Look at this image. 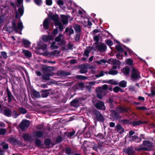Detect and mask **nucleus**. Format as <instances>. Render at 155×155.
<instances>
[{"label":"nucleus","instance_id":"obj_1","mask_svg":"<svg viewBox=\"0 0 155 155\" xmlns=\"http://www.w3.org/2000/svg\"><path fill=\"white\" fill-rule=\"evenodd\" d=\"M12 28L13 30L16 32L21 34V31L23 28V26L21 21H19L18 23L17 26H16V23L15 21H13L12 22Z\"/></svg>","mask_w":155,"mask_h":155},{"label":"nucleus","instance_id":"obj_2","mask_svg":"<svg viewBox=\"0 0 155 155\" xmlns=\"http://www.w3.org/2000/svg\"><path fill=\"white\" fill-rule=\"evenodd\" d=\"M108 88L107 85L106 84L104 85L103 87H99L96 89L97 92V96L99 99L102 97L105 94V91Z\"/></svg>","mask_w":155,"mask_h":155},{"label":"nucleus","instance_id":"obj_3","mask_svg":"<svg viewBox=\"0 0 155 155\" xmlns=\"http://www.w3.org/2000/svg\"><path fill=\"white\" fill-rule=\"evenodd\" d=\"M49 17L54 21V24L56 26H58L61 31L63 28L62 24L59 21L58 16L57 15H52L49 16Z\"/></svg>","mask_w":155,"mask_h":155},{"label":"nucleus","instance_id":"obj_4","mask_svg":"<svg viewBox=\"0 0 155 155\" xmlns=\"http://www.w3.org/2000/svg\"><path fill=\"white\" fill-rule=\"evenodd\" d=\"M140 77L139 71L135 69H133L132 71L131 79L134 81L139 79Z\"/></svg>","mask_w":155,"mask_h":155},{"label":"nucleus","instance_id":"obj_5","mask_svg":"<svg viewBox=\"0 0 155 155\" xmlns=\"http://www.w3.org/2000/svg\"><path fill=\"white\" fill-rule=\"evenodd\" d=\"M29 125V122L26 120H23L21 122L18 127V129H20L22 130H24L27 128Z\"/></svg>","mask_w":155,"mask_h":155},{"label":"nucleus","instance_id":"obj_6","mask_svg":"<svg viewBox=\"0 0 155 155\" xmlns=\"http://www.w3.org/2000/svg\"><path fill=\"white\" fill-rule=\"evenodd\" d=\"M95 107L99 110H104L105 109V107L104 103L99 101H97V103H95L94 101H93Z\"/></svg>","mask_w":155,"mask_h":155},{"label":"nucleus","instance_id":"obj_7","mask_svg":"<svg viewBox=\"0 0 155 155\" xmlns=\"http://www.w3.org/2000/svg\"><path fill=\"white\" fill-rule=\"evenodd\" d=\"M42 39L43 41L46 42L53 40L54 37L51 36L44 35L42 37Z\"/></svg>","mask_w":155,"mask_h":155},{"label":"nucleus","instance_id":"obj_8","mask_svg":"<svg viewBox=\"0 0 155 155\" xmlns=\"http://www.w3.org/2000/svg\"><path fill=\"white\" fill-rule=\"evenodd\" d=\"M95 114L98 120L102 121L104 120V117L98 111L95 112Z\"/></svg>","mask_w":155,"mask_h":155},{"label":"nucleus","instance_id":"obj_9","mask_svg":"<svg viewBox=\"0 0 155 155\" xmlns=\"http://www.w3.org/2000/svg\"><path fill=\"white\" fill-rule=\"evenodd\" d=\"M127 140H128L130 141H134L136 142H139L141 140V138H139L136 136H132V139L130 138H129Z\"/></svg>","mask_w":155,"mask_h":155},{"label":"nucleus","instance_id":"obj_10","mask_svg":"<svg viewBox=\"0 0 155 155\" xmlns=\"http://www.w3.org/2000/svg\"><path fill=\"white\" fill-rule=\"evenodd\" d=\"M98 50L100 51H104L106 49V47L105 44L102 43L97 46Z\"/></svg>","mask_w":155,"mask_h":155},{"label":"nucleus","instance_id":"obj_11","mask_svg":"<svg viewBox=\"0 0 155 155\" xmlns=\"http://www.w3.org/2000/svg\"><path fill=\"white\" fill-rule=\"evenodd\" d=\"M50 20L48 18L45 19L43 23V26L44 28L47 30L49 28V24Z\"/></svg>","mask_w":155,"mask_h":155},{"label":"nucleus","instance_id":"obj_12","mask_svg":"<svg viewBox=\"0 0 155 155\" xmlns=\"http://www.w3.org/2000/svg\"><path fill=\"white\" fill-rule=\"evenodd\" d=\"M23 10L22 8H18V11L16 13V18H19L22 16L23 15Z\"/></svg>","mask_w":155,"mask_h":155},{"label":"nucleus","instance_id":"obj_13","mask_svg":"<svg viewBox=\"0 0 155 155\" xmlns=\"http://www.w3.org/2000/svg\"><path fill=\"white\" fill-rule=\"evenodd\" d=\"M117 69L116 66H114L113 68L110 69L109 72V74L112 75H115L117 74V71L116 70Z\"/></svg>","mask_w":155,"mask_h":155},{"label":"nucleus","instance_id":"obj_14","mask_svg":"<svg viewBox=\"0 0 155 155\" xmlns=\"http://www.w3.org/2000/svg\"><path fill=\"white\" fill-rule=\"evenodd\" d=\"M71 104L72 106L76 107L79 106L80 103L78 100L75 99L71 102Z\"/></svg>","mask_w":155,"mask_h":155},{"label":"nucleus","instance_id":"obj_15","mask_svg":"<svg viewBox=\"0 0 155 155\" xmlns=\"http://www.w3.org/2000/svg\"><path fill=\"white\" fill-rule=\"evenodd\" d=\"M87 68L86 64H82L81 65V68L80 70V72L81 73H84L87 72Z\"/></svg>","mask_w":155,"mask_h":155},{"label":"nucleus","instance_id":"obj_16","mask_svg":"<svg viewBox=\"0 0 155 155\" xmlns=\"http://www.w3.org/2000/svg\"><path fill=\"white\" fill-rule=\"evenodd\" d=\"M62 19V21L64 24H66L68 23V19L67 17L64 15L61 16Z\"/></svg>","mask_w":155,"mask_h":155},{"label":"nucleus","instance_id":"obj_17","mask_svg":"<svg viewBox=\"0 0 155 155\" xmlns=\"http://www.w3.org/2000/svg\"><path fill=\"white\" fill-rule=\"evenodd\" d=\"M33 134L35 136L38 137H42L43 134V133L40 131H35L33 133Z\"/></svg>","mask_w":155,"mask_h":155},{"label":"nucleus","instance_id":"obj_18","mask_svg":"<svg viewBox=\"0 0 155 155\" xmlns=\"http://www.w3.org/2000/svg\"><path fill=\"white\" fill-rule=\"evenodd\" d=\"M130 69L128 67H125L121 70L122 72L125 75L128 74L129 73Z\"/></svg>","mask_w":155,"mask_h":155},{"label":"nucleus","instance_id":"obj_19","mask_svg":"<svg viewBox=\"0 0 155 155\" xmlns=\"http://www.w3.org/2000/svg\"><path fill=\"white\" fill-rule=\"evenodd\" d=\"M116 129L120 133H122L124 132V128L120 125H118L116 126Z\"/></svg>","mask_w":155,"mask_h":155},{"label":"nucleus","instance_id":"obj_20","mask_svg":"<svg viewBox=\"0 0 155 155\" xmlns=\"http://www.w3.org/2000/svg\"><path fill=\"white\" fill-rule=\"evenodd\" d=\"M38 46L40 49L42 50L43 51L45 50L47 48V45L46 44L41 43L38 44Z\"/></svg>","mask_w":155,"mask_h":155},{"label":"nucleus","instance_id":"obj_21","mask_svg":"<svg viewBox=\"0 0 155 155\" xmlns=\"http://www.w3.org/2000/svg\"><path fill=\"white\" fill-rule=\"evenodd\" d=\"M65 32L67 33V34L69 35L73 34L74 32L73 29L69 28H67L65 30Z\"/></svg>","mask_w":155,"mask_h":155},{"label":"nucleus","instance_id":"obj_22","mask_svg":"<svg viewBox=\"0 0 155 155\" xmlns=\"http://www.w3.org/2000/svg\"><path fill=\"white\" fill-rule=\"evenodd\" d=\"M32 95L35 98H38L41 97L40 94L39 92L34 90L32 92Z\"/></svg>","mask_w":155,"mask_h":155},{"label":"nucleus","instance_id":"obj_23","mask_svg":"<svg viewBox=\"0 0 155 155\" xmlns=\"http://www.w3.org/2000/svg\"><path fill=\"white\" fill-rule=\"evenodd\" d=\"M12 111L9 109H6L5 110L4 114L8 117H10L11 116Z\"/></svg>","mask_w":155,"mask_h":155},{"label":"nucleus","instance_id":"obj_24","mask_svg":"<svg viewBox=\"0 0 155 155\" xmlns=\"http://www.w3.org/2000/svg\"><path fill=\"white\" fill-rule=\"evenodd\" d=\"M22 52L27 57H31V53L30 51L28 50H23Z\"/></svg>","mask_w":155,"mask_h":155},{"label":"nucleus","instance_id":"obj_25","mask_svg":"<svg viewBox=\"0 0 155 155\" xmlns=\"http://www.w3.org/2000/svg\"><path fill=\"white\" fill-rule=\"evenodd\" d=\"M49 94L48 91L47 90H43L41 91V95L42 97H47Z\"/></svg>","mask_w":155,"mask_h":155},{"label":"nucleus","instance_id":"obj_26","mask_svg":"<svg viewBox=\"0 0 155 155\" xmlns=\"http://www.w3.org/2000/svg\"><path fill=\"white\" fill-rule=\"evenodd\" d=\"M45 144L49 147H51L52 146L51 144V141L50 139H47L45 141Z\"/></svg>","mask_w":155,"mask_h":155},{"label":"nucleus","instance_id":"obj_27","mask_svg":"<svg viewBox=\"0 0 155 155\" xmlns=\"http://www.w3.org/2000/svg\"><path fill=\"white\" fill-rule=\"evenodd\" d=\"M52 75V74H51L50 73H48L47 74L43 75L42 76V78L43 79L46 80H48L50 78L49 76Z\"/></svg>","mask_w":155,"mask_h":155},{"label":"nucleus","instance_id":"obj_28","mask_svg":"<svg viewBox=\"0 0 155 155\" xmlns=\"http://www.w3.org/2000/svg\"><path fill=\"white\" fill-rule=\"evenodd\" d=\"M74 29L76 32L79 33L80 32L81 30V28L80 25H75L74 26Z\"/></svg>","mask_w":155,"mask_h":155},{"label":"nucleus","instance_id":"obj_29","mask_svg":"<svg viewBox=\"0 0 155 155\" xmlns=\"http://www.w3.org/2000/svg\"><path fill=\"white\" fill-rule=\"evenodd\" d=\"M129 135L128 136H127L126 137V139H127L129 138H132V136H133V135L135 134V132L133 130H130L129 132Z\"/></svg>","mask_w":155,"mask_h":155},{"label":"nucleus","instance_id":"obj_30","mask_svg":"<svg viewBox=\"0 0 155 155\" xmlns=\"http://www.w3.org/2000/svg\"><path fill=\"white\" fill-rule=\"evenodd\" d=\"M127 152L128 155H133L134 153V151L132 148H128Z\"/></svg>","mask_w":155,"mask_h":155},{"label":"nucleus","instance_id":"obj_31","mask_svg":"<svg viewBox=\"0 0 155 155\" xmlns=\"http://www.w3.org/2000/svg\"><path fill=\"white\" fill-rule=\"evenodd\" d=\"M44 55L47 56L48 57H50L52 55L51 52H49L48 51H46V52H44L42 54Z\"/></svg>","mask_w":155,"mask_h":155},{"label":"nucleus","instance_id":"obj_32","mask_svg":"<svg viewBox=\"0 0 155 155\" xmlns=\"http://www.w3.org/2000/svg\"><path fill=\"white\" fill-rule=\"evenodd\" d=\"M127 82L124 81H123L119 83V85L122 87H125L126 86Z\"/></svg>","mask_w":155,"mask_h":155},{"label":"nucleus","instance_id":"obj_33","mask_svg":"<svg viewBox=\"0 0 155 155\" xmlns=\"http://www.w3.org/2000/svg\"><path fill=\"white\" fill-rule=\"evenodd\" d=\"M65 152L68 155L72 154L73 153V152L69 148H68L65 149Z\"/></svg>","mask_w":155,"mask_h":155},{"label":"nucleus","instance_id":"obj_34","mask_svg":"<svg viewBox=\"0 0 155 155\" xmlns=\"http://www.w3.org/2000/svg\"><path fill=\"white\" fill-rule=\"evenodd\" d=\"M23 42L25 47H28L31 44L28 41L25 39L23 40Z\"/></svg>","mask_w":155,"mask_h":155},{"label":"nucleus","instance_id":"obj_35","mask_svg":"<svg viewBox=\"0 0 155 155\" xmlns=\"http://www.w3.org/2000/svg\"><path fill=\"white\" fill-rule=\"evenodd\" d=\"M95 84V81L90 82L88 83H87V88H90L91 86L94 85Z\"/></svg>","mask_w":155,"mask_h":155},{"label":"nucleus","instance_id":"obj_36","mask_svg":"<svg viewBox=\"0 0 155 155\" xmlns=\"http://www.w3.org/2000/svg\"><path fill=\"white\" fill-rule=\"evenodd\" d=\"M58 48V46L56 44L55 42H54L52 43L50 48L52 49H56Z\"/></svg>","mask_w":155,"mask_h":155},{"label":"nucleus","instance_id":"obj_37","mask_svg":"<svg viewBox=\"0 0 155 155\" xmlns=\"http://www.w3.org/2000/svg\"><path fill=\"white\" fill-rule=\"evenodd\" d=\"M52 56H58L59 54V52L57 50H54L52 52Z\"/></svg>","mask_w":155,"mask_h":155},{"label":"nucleus","instance_id":"obj_38","mask_svg":"<svg viewBox=\"0 0 155 155\" xmlns=\"http://www.w3.org/2000/svg\"><path fill=\"white\" fill-rule=\"evenodd\" d=\"M8 102H11L13 98V97L11 94V93L8 91Z\"/></svg>","mask_w":155,"mask_h":155},{"label":"nucleus","instance_id":"obj_39","mask_svg":"<svg viewBox=\"0 0 155 155\" xmlns=\"http://www.w3.org/2000/svg\"><path fill=\"white\" fill-rule=\"evenodd\" d=\"M107 83L109 84L114 85H117L118 83L117 82L114 80H110L108 81Z\"/></svg>","mask_w":155,"mask_h":155},{"label":"nucleus","instance_id":"obj_40","mask_svg":"<svg viewBox=\"0 0 155 155\" xmlns=\"http://www.w3.org/2000/svg\"><path fill=\"white\" fill-rule=\"evenodd\" d=\"M95 62L98 64H102V63H106V61L104 59H102L99 61H96Z\"/></svg>","mask_w":155,"mask_h":155},{"label":"nucleus","instance_id":"obj_41","mask_svg":"<svg viewBox=\"0 0 155 155\" xmlns=\"http://www.w3.org/2000/svg\"><path fill=\"white\" fill-rule=\"evenodd\" d=\"M125 61L127 64L129 65H131L133 64V61L132 59H128L126 60Z\"/></svg>","mask_w":155,"mask_h":155},{"label":"nucleus","instance_id":"obj_42","mask_svg":"<svg viewBox=\"0 0 155 155\" xmlns=\"http://www.w3.org/2000/svg\"><path fill=\"white\" fill-rule=\"evenodd\" d=\"M117 50L120 52H122L124 51L123 49L119 45H117L116 46Z\"/></svg>","mask_w":155,"mask_h":155},{"label":"nucleus","instance_id":"obj_43","mask_svg":"<svg viewBox=\"0 0 155 155\" xmlns=\"http://www.w3.org/2000/svg\"><path fill=\"white\" fill-rule=\"evenodd\" d=\"M62 36V35L60 34L58 36H57L55 38V40L56 42H59L61 41V38Z\"/></svg>","mask_w":155,"mask_h":155},{"label":"nucleus","instance_id":"obj_44","mask_svg":"<svg viewBox=\"0 0 155 155\" xmlns=\"http://www.w3.org/2000/svg\"><path fill=\"white\" fill-rule=\"evenodd\" d=\"M143 144L146 146L151 147V143L147 141H144Z\"/></svg>","mask_w":155,"mask_h":155},{"label":"nucleus","instance_id":"obj_45","mask_svg":"<svg viewBox=\"0 0 155 155\" xmlns=\"http://www.w3.org/2000/svg\"><path fill=\"white\" fill-rule=\"evenodd\" d=\"M19 110L20 113L23 114H24L27 113L26 110L25 109L22 108H20L19 109Z\"/></svg>","mask_w":155,"mask_h":155},{"label":"nucleus","instance_id":"obj_46","mask_svg":"<svg viewBox=\"0 0 155 155\" xmlns=\"http://www.w3.org/2000/svg\"><path fill=\"white\" fill-rule=\"evenodd\" d=\"M145 123V122H141L139 120L138 121H136L135 122H134L133 123V125L135 126L136 125H138L141 124L142 123Z\"/></svg>","mask_w":155,"mask_h":155},{"label":"nucleus","instance_id":"obj_47","mask_svg":"<svg viewBox=\"0 0 155 155\" xmlns=\"http://www.w3.org/2000/svg\"><path fill=\"white\" fill-rule=\"evenodd\" d=\"M75 133L74 131H73L68 133L67 134V135L68 137H71Z\"/></svg>","mask_w":155,"mask_h":155},{"label":"nucleus","instance_id":"obj_48","mask_svg":"<svg viewBox=\"0 0 155 155\" xmlns=\"http://www.w3.org/2000/svg\"><path fill=\"white\" fill-rule=\"evenodd\" d=\"M2 144L4 149H7L8 148V144L5 143L4 142H2Z\"/></svg>","mask_w":155,"mask_h":155},{"label":"nucleus","instance_id":"obj_49","mask_svg":"<svg viewBox=\"0 0 155 155\" xmlns=\"http://www.w3.org/2000/svg\"><path fill=\"white\" fill-rule=\"evenodd\" d=\"M77 78L81 80H85L87 79V77L81 75L77 76Z\"/></svg>","mask_w":155,"mask_h":155},{"label":"nucleus","instance_id":"obj_50","mask_svg":"<svg viewBox=\"0 0 155 155\" xmlns=\"http://www.w3.org/2000/svg\"><path fill=\"white\" fill-rule=\"evenodd\" d=\"M115 93H117L120 91V88L117 86L114 87L113 89Z\"/></svg>","mask_w":155,"mask_h":155},{"label":"nucleus","instance_id":"obj_51","mask_svg":"<svg viewBox=\"0 0 155 155\" xmlns=\"http://www.w3.org/2000/svg\"><path fill=\"white\" fill-rule=\"evenodd\" d=\"M46 4L48 5H51L52 4V0H46Z\"/></svg>","mask_w":155,"mask_h":155},{"label":"nucleus","instance_id":"obj_52","mask_svg":"<svg viewBox=\"0 0 155 155\" xmlns=\"http://www.w3.org/2000/svg\"><path fill=\"white\" fill-rule=\"evenodd\" d=\"M35 3L38 5H40L42 2L41 0H34Z\"/></svg>","mask_w":155,"mask_h":155},{"label":"nucleus","instance_id":"obj_53","mask_svg":"<svg viewBox=\"0 0 155 155\" xmlns=\"http://www.w3.org/2000/svg\"><path fill=\"white\" fill-rule=\"evenodd\" d=\"M35 143L38 146H40L41 145V141L38 139H36L35 140Z\"/></svg>","mask_w":155,"mask_h":155},{"label":"nucleus","instance_id":"obj_54","mask_svg":"<svg viewBox=\"0 0 155 155\" xmlns=\"http://www.w3.org/2000/svg\"><path fill=\"white\" fill-rule=\"evenodd\" d=\"M23 138L24 140H28L29 138V136L28 134H25L23 136Z\"/></svg>","mask_w":155,"mask_h":155},{"label":"nucleus","instance_id":"obj_55","mask_svg":"<svg viewBox=\"0 0 155 155\" xmlns=\"http://www.w3.org/2000/svg\"><path fill=\"white\" fill-rule=\"evenodd\" d=\"M70 73L68 72H66L64 71H62L61 72V75L63 76H67L69 75Z\"/></svg>","mask_w":155,"mask_h":155},{"label":"nucleus","instance_id":"obj_56","mask_svg":"<svg viewBox=\"0 0 155 155\" xmlns=\"http://www.w3.org/2000/svg\"><path fill=\"white\" fill-rule=\"evenodd\" d=\"M6 131V130L4 129H0V134L2 135L4 134Z\"/></svg>","mask_w":155,"mask_h":155},{"label":"nucleus","instance_id":"obj_57","mask_svg":"<svg viewBox=\"0 0 155 155\" xmlns=\"http://www.w3.org/2000/svg\"><path fill=\"white\" fill-rule=\"evenodd\" d=\"M85 64L87 69L89 68L90 69H92L93 68H94L93 66H90L89 64Z\"/></svg>","mask_w":155,"mask_h":155},{"label":"nucleus","instance_id":"obj_58","mask_svg":"<svg viewBox=\"0 0 155 155\" xmlns=\"http://www.w3.org/2000/svg\"><path fill=\"white\" fill-rule=\"evenodd\" d=\"M90 53V51L87 50H85L84 51V54L87 57L89 56V54Z\"/></svg>","mask_w":155,"mask_h":155},{"label":"nucleus","instance_id":"obj_59","mask_svg":"<svg viewBox=\"0 0 155 155\" xmlns=\"http://www.w3.org/2000/svg\"><path fill=\"white\" fill-rule=\"evenodd\" d=\"M57 4L58 5H63L64 4V2L63 1L61 0H58L57 1Z\"/></svg>","mask_w":155,"mask_h":155},{"label":"nucleus","instance_id":"obj_60","mask_svg":"<svg viewBox=\"0 0 155 155\" xmlns=\"http://www.w3.org/2000/svg\"><path fill=\"white\" fill-rule=\"evenodd\" d=\"M97 137L101 139H103L104 137L103 135L101 134H98L97 135Z\"/></svg>","mask_w":155,"mask_h":155},{"label":"nucleus","instance_id":"obj_61","mask_svg":"<svg viewBox=\"0 0 155 155\" xmlns=\"http://www.w3.org/2000/svg\"><path fill=\"white\" fill-rule=\"evenodd\" d=\"M117 57L120 59H121L122 58V56L120 53H118L116 55Z\"/></svg>","mask_w":155,"mask_h":155},{"label":"nucleus","instance_id":"obj_62","mask_svg":"<svg viewBox=\"0 0 155 155\" xmlns=\"http://www.w3.org/2000/svg\"><path fill=\"white\" fill-rule=\"evenodd\" d=\"M2 55L5 58H7V53L4 52H2L1 53Z\"/></svg>","mask_w":155,"mask_h":155},{"label":"nucleus","instance_id":"obj_63","mask_svg":"<svg viewBox=\"0 0 155 155\" xmlns=\"http://www.w3.org/2000/svg\"><path fill=\"white\" fill-rule=\"evenodd\" d=\"M107 44L108 45L111 46L112 45L113 42L111 41L108 40L107 41Z\"/></svg>","mask_w":155,"mask_h":155},{"label":"nucleus","instance_id":"obj_64","mask_svg":"<svg viewBox=\"0 0 155 155\" xmlns=\"http://www.w3.org/2000/svg\"><path fill=\"white\" fill-rule=\"evenodd\" d=\"M58 33V30L56 29H54L53 32V34L55 36Z\"/></svg>","mask_w":155,"mask_h":155}]
</instances>
